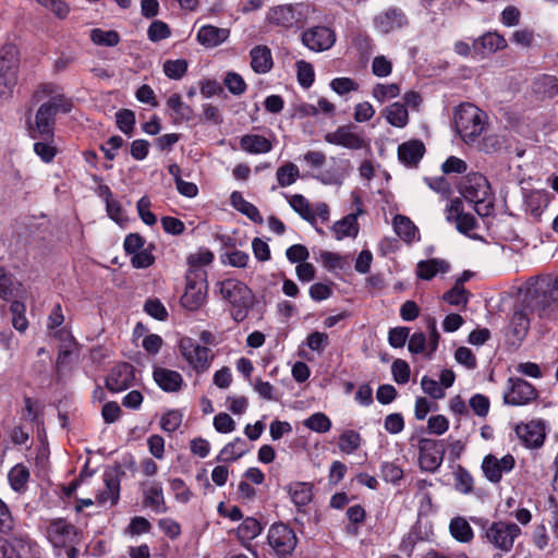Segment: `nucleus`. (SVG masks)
<instances>
[{"label": "nucleus", "mask_w": 558, "mask_h": 558, "mask_svg": "<svg viewBox=\"0 0 558 558\" xmlns=\"http://www.w3.org/2000/svg\"><path fill=\"white\" fill-rule=\"evenodd\" d=\"M425 154V146L420 140L404 142L398 147L400 162L409 168H416Z\"/></svg>", "instance_id": "24"}, {"label": "nucleus", "mask_w": 558, "mask_h": 558, "mask_svg": "<svg viewBox=\"0 0 558 558\" xmlns=\"http://www.w3.org/2000/svg\"><path fill=\"white\" fill-rule=\"evenodd\" d=\"M449 267V263L444 259L421 260L416 266V275L423 280H432L437 274L447 272Z\"/></svg>", "instance_id": "33"}, {"label": "nucleus", "mask_w": 558, "mask_h": 558, "mask_svg": "<svg viewBox=\"0 0 558 558\" xmlns=\"http://www.w3.org/2000/svg\"><path fill=\"white\" fill-rule=\"evenodd\" d=\"M155 248V245L153 243L148 244L147 247H144L137 253H133L131 258V264L134 268L141 269V268H147L151 266L155 263V257L151 254V251Z\"/></svg>", "instance_id": "52"}, {"label": "nucleus", "mask_w": 558, "mask_h": 558, "mask_svg": "<svg viewBox=\"0 0 558 558\" xmlns=\"http://www.w3.org/2000/svg\"><path fill=\"white\" fill-rule=\"evenodd\" d=\"M208 284L206 272L203 270H190L186 275V284L181 305L187 311H197L203 306L207 298Z\"/></svg>", "instance_id": "9"}, {"label": "nucleus", "mask_w": 558, "mask_h": 558, "mask_svg": "<svg viewBox=\"0 0 558 558\" xmlns=\"http://www.w3.org/2000/svg\"><path fill=\"white\" fill-rule=\"evenodd\" d=\"M72 108V100L62 94L54 95L41 104L35 114V125L29 124L31 137L52 142L57 113H69Z\"/></svg>", "instance_id": "2"}, {"label": "nucleus", "mask_w": 558, "mask_h": 558, "mask_svg": "<svg viewBox=\"0 0 558 558\" xmlns=\"http://www.w3.org/2000/svg\"><path fill=\"white\" fill-rule=\"evenodd\" d=\"M450 534L460 543H470L474 538V533L469 522L462 517L451 519L449 524Z\"/></svg>", "instance_id": "40"}, {"label": "nucleus", "mask_w": 558, "mask_h": 558, "mask_svg": "<svg viewBox=\"0 0 558 558\" xmlns=\"http://www.w3.org/2000/svg\"><path fill=\"white\" fill-rule=\"evenodd\" d=\"M167 106L174 112V123L179 124L193 119L194 111L191 106L183 102L181 95L172 94L167 100Z\"/></svg>", "instance_id": "37"}, {"label": "nucleus", "mask_w": 558, "mask_h": 558, "mask_svg": "<svg viewBox=\"0 0 558 558\" xmlns=\"http://www.w3.org/2000/svg\"><path fill=\"white\" fill-rule=\"evenodd\" d=\"M507 47L506 39L498 33H487L475 40L474 49L481 53H493Z\"/></svg>", "instance_id": "36"}, {"label": "nucleus", "mask_w": 558, "mask_h": 558, "mask_svg": "<svg viewBox=\"0 0 558 558\" xmlns=\"http://www.w3.org/2000/svg\"><path fill=\"white\" fill-rule=\"evenodd\" d=\"M180 352L187 363L197 372H206L211 363V350L207 347L198 344L191 338L180 340Z\"/></svg>", "instance_id": "11"}, {"label": "nucleus", "mask_w": 558, "mask_h": 558, "mask_svg": "<svg viewBox=\"0 0 558 558\" xmlns=\"http://www.w3.org/2000/svg\"><path fill=\"white\" fill-rule=\"evenodd\" d=\"M183 415L178 410H169L160 418V427L166 433L175 432L182 424Z\"/></svg>", "instance_id": "55"}, {"label": "nucleus", "mask_w": 558, "mask_h": 558, "mask_svg": "<svg viewBox=\"0 0 558 558\" xmlns=\"http://www.w3.org/2000/svg\"><path fill=\"white\" fill-rule=\"evenodd\" d=\"M549 204V194L542 190H534L525 194V211L535 219H539L544 209Z\"/></svg>", "instance_id": "32"}, {"label": "nucleus", "mask_w": 558, "mask_h": 558, "mask_svg": "<svg viewBox=\"0 0 558 558\" xmlns=\"http://www.w3.org/2000/svg\"><path fill=\"white\" fill-rule=\"evenodd\" d=\"M354 125L339 126L335 132L327 133L325 141L332 145L342 146L349 149H361L366 146L365 140L353 130Z\"/></svg>", "instance_id": "18"}, {"label": "nucleus", "mask_w": 558, "mask_h": 558, "mask_svg": "<svg viewBox=\"0 0 558 558\" xmlns=\"http://www.w3.org/2000/svg\"><path fill=\"white\" fill-rule=\"evenodd\" d=\"M117 125L121 132L131 135L135 124V114L132 110L121 109L116 114Z\"/></svg>", "instance_id": "59"}, {"label": "nucleus", "mask_w": 558, "mask_h": 558, "mask_svg": "<svg viewBox=\"0 0 558 558\" xmlns=\"http://www.w3.org/2000/svg\"><path fill=\"white\" fill-rule=\"evenodd\" d=\"M156 384L167 392L179 391L183 385L182 375L172 369L156 367L153 373Z\"/></svg>", "instance_id": "27"}, {"label": "nucleus", "mask_w": 558, "mask_h": 558, "mask_svg": "<svg viewBox=\"0 0 558 558\" xmlns=\"http://www.w3.org/2000/svg\"><path fill=\"white\" fill-rule=\"evenodd\" d=\"M170 488L174 493L175 500L181 504H187L193 497V493L182 478H172L170 481Z\"/></svg>", "instance_id": "60"}, {"label": "nucleus", "mask_w": 558, "mask_h": 558, "mask_svg": "<svg viewBox=\"0 0 558 558\" xmlns=\"http://www.w3.org/2000/svg\"><path fill=\"white\" fill-rule=\"evenodd\" d=\"M409 20L400 8H389L374 19L376 29L383 34H389L396 29L408 26Z\"/></svg>", "instance_id": "19"}, {"label": "nucleus", "mask_w": 558, "mask_h": 558, "mask_svg": "<svg viewBox=\"0 0 558 558\" xmlns=\"http://www.w3.org/2000/svg\"><path fill=\"white\" fill-rule=\"evenodd\" d=\"M400 94V88L397 84H376L373 88L372 95L379 102L386 99L395 98Z\"/></svg>", "instance_id": "61"}, {"label": "nucleus", "mask_w": 558, "mask_h": 558, "mask_svg": "<svg viewBox=\"0 0 558 558\" xmlns=\"http://www.w3.org/2000/svg\"><path fill=\"white\" fill-rule=\"evenodd\" d=\"M247 451L246 441L241 437H236L221 449L216 460L219 462H232L242 458Z\"/></svg>", "instance_id": "34"}, {"label": "nucleus", "mask_w": 558, "mask_h": 558, "mask_svg": "<svg viewBox=\"0 0 558 558\" xmlns=\"http://www.w3.org/2000/svg\"><path fill=\"white\" fill-rule=\"evenodd\" d=\"M521 294H522V298H521L520 307L513 312L511 320H510L511 333L518 340H522L529 331V328H530L529 312L537 314V312L535 310L525 306V304H524V288L521 289Z\"/></svg>", "instance_id": "23"}, {"label": "nucleus", "mask_w": 558, "mask_h": 558, "mask_svg": "<svg viewBox=\"0 0 558 558\" xmlns=\"http://www.w3.org/2000/svg\"><path fill=\"white\" fill-rule=\"evenodd\" d=\"M538 398L536 388L519 377L508 379V390L504 395V401L509 405H525Z\"/></svg>", "instance_id": "12"}, {"label": "nucleus", "mask_w": 558, "mask_h": 558, "mask_svg": "<svg viewBox=\"0 0 558 558\" xmlns=\"http://www.w3.org/2000/svg\"><path fill=\"white\" fill-rule=\"evenodd\" d=\"M319 260L322 265L329 271L343 269L347 264L345 257L329 251H320Z\"/></svg>", "instance_id": "53"}, {"label": "nucleus", "mask_w": 558, "mask_h": 558, "mask_svg": "<svg viewBox=\"0 0 558 558\" xmlns=\"http://www.w3.org/2000/svg\"><path fill=\"white\" fill-rule=\"evenodd\" d=\"M515 434L531 448H538L545 439V426L541 421L521 423L515 427Z\"/></svg>", "instance_id": "21"}, {"label": "nucleus", "mask_w": 558, "mask_h": 558, "mask_svg": "<svg viewBox=\"0 0 558 558\" xmlns=\"http://www.w3.org/2000/svg\"><path fill=\"white\" fill-rule=\"evenodd\" d=\"M298 543V536L289 524L278 522L269 526L267 544L276 558H293Z\"/></svg>", "instance_id": "8"}, {"label": "nucleus", "mask_w": 558, "mask_h": 558, "mask_svg": "<svg viewBox=\"0 0 558 558\" xmlns=\"http://www.w3.org/2000/svg\"><path fill=\"white\" fill-rule=\"evenodd\" d=\"M389 124L396 128H404L409 122V113L403 104L393 102L383 111Z\"/></svg>", "instance_id": "39"}, {"label": "nucleus", "mask_w": 558, "mask_h": 558, "mask_svg": "<svg viewBox=\"0 0 558 558\" xmlns=\"http://www.w3.org/2000/svg\"><path fill=\"white\" fill-rule=\"evenodd\" d=\"M29 476L31 473L26 465L22 463L14 465L8 474L11 488L16 493L25 492Z\"/></svg>", "instance_id": "41"}, {"label": "nucleus", "mask_w": 558, "mask_h": 558, "mask_svg": "<svg viewBox=\"0 0 558 558\" xmlns=\"http://www.w3.org/2000/svg\"><path fill=\"white\" fill-rule=\"evenodd\" d=\"M391 373L397 384L404 385L410 379V366L408 362L397 359L391 365Z\"/></svg>", "instance_id": "64"}, {"label": "nucleus", "mask_w": 558, "mask_h": 558, "mask_svg": "<svg viewBox=\"0 0 558 558\" xmlns=\"http://www.w3.org/2000/svg\"><path fill=\"white\" fill-rule=\"evenodd\" d=\"M453 480L454 488L459 493L469 495L473 492L474 480L465 468L458 465L457 470L453 472Z\"/></svg>", "instance_id": "46"}, {"label": "nucleus", "mask_w": 558, "mask_h": 558, "mask_svg": "<svg viewBox=\"0 0 558 558\" xmlns=\"http://www.w3.org/2000/svg\"><path fill=\"white\" fill-rule=\"evenodd\" d=\"M418 464L422 471L435 473L441 465L445 457V447L441 440L421 438L418 440Z\"/></svg>", "instance_id": "10"}, {"label": "nucleus", "mask_w": 558, "mask_h": 558, "mask_svg": "<svg viewBox=\"0 0 558 558\" xmlns=\"http://www.w3.org/2000/svg\"><path fill=\"white\" fill-rule=\"evenodd\" d=\"M301 40L310 50L320 52L335 45L336 34L327 26H313L302 33Z\"/></svg>", "instance_id": "14"}, {"label": "nucleus", "mask_w": 558, "mask_h": 558, "mask_svg": "<svg viewBox=\"0 0 558 558\" xmlns=\"http://www.w3.org/2000/svg\"><path fill=\"white\" fill-rule=\"evenodd\" d=\"M20 53L15 46L8 45L0 50V104L10 99L17 84Z\"/></svg>", "instance_id": "7"}, {"label": "nucleus", "mask_w": 558, "mask_h": 558, "mask_svg": "<svg viewBox=\"0 0 558 558\" xmlns=\"http://www.w3.org/2000/svg\"><path fill=\"white\" fill-rule=\"evenodd\" d=\"M187 71V62L184 59L167 60L163 63V72L171 80H180Z\"/></svg>", "instance_id": "54"}, {"label": "nucleus", "mask_w": 558, "mask_h": 558, "mask_svg": "<svg viewBox=\"0 0 558 558\" xmlns=\"http://www.w3.org/2000/svg\"><path fill=\"white\" fill-rule=\"evenodd\" d=\"M521 533V527L517 523L499 520L485 522L482 526L481 538L496 550L494 558H502L512 550L514 542Z\"/></svg>", "instance_id": "4"}, {"label": "nucleus", "mask_w": 558, "mask_h": 558, "mask_svg": "<svg viewBox=\"0 0 558 558\" xmlns=\"http://www.w3.org/2000/svg\"><path fill=\"white\" fill-rule=\"evenodd\" d=\"M361 442L362 437L357 432L347 429L339 436L338 447L343 453L351 454L360 448Z\"/></svg>", "instance_id": "45"}, {"label": "nucleus", "mask_w": 558, "mask_h": 558, "mask_svg": "<svg viewBox=\"0 0 558 558\" xmlns=\"http://www.w3.org/2000/svg\"><path fill=\"white\" fill-rule=\"evenodd\" d=\"M150 199L148 196H143L137 201L136 208L140 218L147 226H154L157 222V217L150 211Z\"/></svg>", "instance_id": "62"}, {"label": "nucleus", "mask_w": 558, "mask_h": 558, "mask_svg": "<svg viewBox=\"0 0 558 558\" xmlns=\"http://www.w3.org/2000/svg\"><path fill=\"white\" fill-rule=\"evenodd\" d=\"M381 477L387 483L398 484L403 477V470L393 462H385L381 464Z\"/></svg>", "instance_id": "63"}, {"label": "nucleus", "mask_w": 558, "mask_h": 558, "mask_svg": "<svg viewBox=\"0 0 558 558\" xmlns=\"http://www.w3.org/2000/svg\"><path fill=\"white\" fill-rule=\"evenodd\" d=\"M363 213L362 209H357L356 213H352L338 220L331 227L332 232L337 240H342L344 238H356L359 234V222L357 216Z\"/></svg>", "instance_id": "30"}, {"label": "nucleus", "mask_w": 558, "mask_h": 558, "mask_svg": "<svg viewBox=\"0 0 558 558\" xmlns=\"http://www.w3.org/2000/svg\"><path fill=\"white\" fill-rule=\"evenodd\" d=\"M470 293L460 287L454 284L450 290L444 293L442 299L451 305H463L465 306L469 301Z\"/></svg>", "instance_id": "57"}, {"label": "nucleus", "mask_w": 558, "mask_h": 558, "mask_svg": "<svg viewBox=\"0 0 558 558\" xmlns=\"http://www.w3.org/2000/svg\"><path fill=\"white\" fill-rule=\"evenodd\" d=\"M230 35L228 28H220L214 25H204L197 32V41L207 47L214 48L225 43Z\"/></svg>", "instance_id": "28"}, {"label": "nucleus", "mask_w": 558, "mask_h": 558, "mask_svg": "<svg viewBox=\"0 0 558 558\" xmlns=\"http://www.w3.org/2000/svg\"><path fill=\"white\" fill-rule=\"evenodd\" d=\"M393 229L396 233L405 242L414 241L417 229L410 218L403 215H397L393 218Z\"/></svg>", "instance_id": "44"}, {"label": "nucleus", "mask_w": 558, "mask_h": 558, "mask_svg": "<svg viewBox=\"0 0 558 558\" xmlns=\"http://www.w3.org/2000/svg\"><path fill=\"white\" fill-rule=\"evenodd\" d=\"M460 194L474 205L476 214L488 217L494 210V196L485 175L478 172L466 174L460 184Z\"/></svg>", "instance_id": "3"}, {"label": "nucleus", "mask_w": 558, "mask_h": 558, "mask_svg": "<svg viewBox=\"0 0 558 558\" xmlns=\"http://www.w3.org/2000/svg\"><path fill=\"white\" fill-rule=\"evenodd\" d=\"M515 460L512 454H506L498 459L496 456L486 454L482 461V471L487 481L498 484L505 473L514 469Z\"/></svg>", "instance_id": "15"}, {"label": "nucleus", "mask_w": 558, "mask_h": 558, "mask_svg": "<svg viewBox=\"0 0 558 558\" xmlns=\"http://www.w3.org/2000/svg\"><path fill=\"white\" fill-rule=\"evenodd\" d=\"M487 122L486 113L471 102L459 105L454 110V126L466 143H473L483 133Z\"/></svg>", "instance_id": "6"}, {"label": "nucleus", "mask_w": 558, "mask_h": 558, "mask_svg": "<svg viewBox=\"0 0 558 558\" xmlns=\"http://www.w3.org/2000/svg\"><path fill=\"white\" fill-rule=\"evenodd\" d=\"M295 66L299 84L303 88L311 87L315 80V72L313 65L304 60H299L296 61Z\"/></svg>", "instance_id": "49"}, {"label": "nucleus", "mask_w": 558, "mask_h": 558, "mask_svg": "<svg viewBox=\"0 0 558 558\" xmlns=\"http://www.w3.org/2000/svg\"><path fill=\"white\" fill-rule=\"evenodd\" d=\"M447 220L454 223L456 229L471 239H480L478 235L472 233L478 227L476 218L463 209V203L460 198L450 202L447 208Z\"/></svg>", "instance_id": "13"}, {"label": "nucleus", "mask_w": 558, "mask_h": 558, "mask_svg": "<svg viewBox=\"0 0 558 558\" xmlns=\"http://www.w3.org/2000/svg\"><path fill=\"white\" fill-rule=\"evenodd\" d=\"M524 304L549 318L558 308V275L530 278L524 286Z\"/></svg>", "instance_id": "1"}, {"label": "nucleus", "mask_w": 558, "mask_h": 558, "mask_svg": "<svg viewBox=\"0 0 558 558\" xmlns=\"http://www.w3.org/2000/svg\"><path fill=\"white\" fill-rule=\"evenodd\" d=\"M221 298L230 304V313L236 323L243 322L253 305L252 290L242 281L228 278L218 283Z\"/></svg>", "instance_id": "5"}, {"label": "nucleus", "mask_w": 558, "mask_h": 558, "mask_svg": "<svg viewBox=\"0 0 558 558\" xmlns=\"http://www.w3.org/2000/svg\"><path fill=\"white\" fill-rule=\"evenodd\" d=\"M534 92L542 98H553L558 94V80L554 75H541L534 81Z\"/></svg>", "instance_id": "42"}, {"label": "nucleus", "mask_w": 558, "mask_h": 558, "mask_svg": "<svg viewBox=\"0 0 558 558\" xmlns=\"http://www.w3.org/2000/svg\"><path fill=\"white\" fill-rule=\"evenodd\" d=\"M10 310L12 312V325L19 331H25L28 327V322L24 315L25 305L22 302L13 301Z\"/></svg>", "instance_id": "58"}, {"label": "nucleus", "mask_w": 558, "mask_h": 558, "mask_svg": "<svg viewBox=\"0 0 558 558\" xmlns=\"http://www.w3.org/2000/svg\"><path fill=\"white\" fill-rule=\"evenodd\" d=\"M90 39L95 45L105 47H114L120 41V36L116 31H104L94 28L90 32Z\"/></svg>", "instance_id": "48"}, {"label": "nucleus", "mask_w": 558, "mask_h": 558, "mask_svg": "<svg viewBox=\"0 0 558 558\" xmlns=\"http://www.w3.org/2000/svg\"><path fill=\"white\" fill-rule=\"evenodd\" d=\"M145 507L150 508L157 513H165L167 506L163 497V489L160 482H142L140 483Z\"/></svg>", "instance_id": "20"}, {"label": "nucleus", "mask_w": 558, "mask_h": 558, "mask_svg": "<svg viewBox=\"0 0 558 558\" xmlns=\"http://www.w3.org/2000/svg\"><path fill=\"white\" fill-rule=\"evenodd\" d=\"M120 477L117 474L105 473V487L96 495V502L99 506H105L108 501L111 506L117 505L120 499Z\"/></svg>", "instance_id": "26"}, {"label": "nucleus", "mask_w": 558, "mask_h": 558, "mask_svg": "<svg viewBox=\"0 0 558 558\" xmlns=\"http://www.w3.org/2000/svg\"><path fill=\"white\" fill-rule=\"evenodd\" d=\"M262 525L255 518L247 517L238 527V534L241 538L253 539L262 532Z\"/></svg>", "instance_id": "51"}, {"label": "nucleus", "mask_w": 558, "mask_h": 558, "mask_svg": "<svg viewBox=\"0 0 558 558\" xmlns=\"http://www.w3.org/2000/svg\"><path fill=\"white\" fill-rule=\"evenodd\" d=\"M135 379L134 367L126 362L114 365L106 377V387L112 392H119L131 387Z\"/></svg>", "instance_id": "17"}, {"label": "nucleus", "mask_w": 558, "mask_h": 558, "mask_svg": "<svg viewBox=\"0 0 558 558\" xmlns=\"http://www.w3.org/2000/svg\"><path fill=\"white\" fill-rule=\"evenodd\" d=\"M240 147L247 154H267L272 149V143L259 134H245L240 138Z\"/></svg>", "instance_id": "31"}, {"label": "nucleus", "mask_w": 558, "mask_h": 558, "mask_svg": "<svg viewBox=\"0 0 558 558\" xmlns=\"http://www.w3.org/2000/svg\"><path fill=\"white\" fill-rule=\"evenodd\" d=\"M230 201L232 206L241 214L245 215L250 220H252L255 223H263L264 219L258 208L254 204L244 199L243 195L240 192H232Z\"/></svg>", "instance_id": "35"}, {"label": "nucleus", "mask_w": 558, "mask_h": 558, "mask_svg": "<svg viewBox=\"0 0 558 558\" xmlns=\"http://www.w3.org/2000/svg\"><path fill=\"white\" fill-rule=\"evenodd\" d=\"M278 184L281 187L290 186L300 177L299 168L293 162H286L276 172Z\"/></svg>", "instance_id": "47"}, {"label": "nucleus", "mask_w": 558, "mask_h": 558, "mask_svg": "<svg viewBox=\"0 0 558 558\" xmlns=\"http://www.w3.org/2000/svg\"><path fill=\"white\" fill-rule=\"evenodd\" d=\"M266 21L276 27L289 29L298 19L292 4H282L271 8L266 15Z\"/></svg>", "instance_id": "25"}, {"label": "nucleus", "mask_w": 558, "mask_h": 558, "mask_svg": "<svg viewBox=\"0 0 558 558\" xmlns=\"http://www.w3.org/2000/svg\"><path fill=\"white\" fill-rule=\"evenodd\" d=\"M304 426L316 433H327L331 428V421L325 413L317 412L304 421Z\"/></svg>", "instance_id": "50"}, {"label": "nucleus", "mask_w": 558, "mask_h": 558, "mask_svg": "<svg viewBox=\"0 0 558 558\" xmlns=\"http://www.w3.org/2000/svg\"><path fill=\"white\" fill-rule=\"evenodd\" d=\"M76 536L75 526L65 519H52L47 526V537L56 548L74 544Z\"/></svg>", "instance_id": "16"}, {"label": "nucleus", "mask_w": 558, "mask_h": 558, "mask_svg": "<svg viewBox=\"0 0 558 558\" xmlns=\"http://www.w3.org/2000/svg\"><path fill=\"white\" fill-rule=\"evenodd\" d=\"M286 490L296 507V511L305 514V508L314 497L313 485L307 482H292L286 486Z\"/></svg>", "instance_id": "22"}, {"label": "nucleus", "mask_w": 558, "mask_h": 558, "mask_svg": "<svg viewBox=\"0 0 558 558\" xmlns=\"http://www.w3.org/2000/svg\"><path fill=\"white\" fill-rule=\"evenodd\" d=\"M20 287L21 283L15 276L3 266H0V299L4 301L11 300L15 296Z\"/></svg>", "instance_id": "38"}, {"label": "nucleus", "mask_w": 558, "mask_h": 558, "mask_svg": "<svg viewBox=\"0 0 558 558\" xmlns=\"http://www.w3.org/2000/svg\"><path fill=\"white\" fill-rule=\"evenodd\" d=\"M250 57L251 68L255 73H268L274 66L271 50L265 45L255 46L250 51Z\"/></svg>", "instance_id": "29"}, {"label": "nucleus", "mask_w": 558, "mask_h": 558, "mask_svg": "<svg viewBox=\"0 0 558 558\" xmlns=\"http://www.w3.org/2000/svg\"><path fill=\"white\" fill-rule=\"evenodd\" d=\"M148 39L153 43L167 39L171 36V29L169 25L162 21H154L147 29Z\"/></svg>", "instance_id": "56"}, {"label": "nucleus", "mask_w": 558, "mask_h": 558, "mask_svg": "<svg viewBox=\"0 0 558 558\" xmlns=\"http://www.w3.org/2000/svg\"><path fill=\"white\" fill-rule=\"evenodd\" d=\"M289 204L304 220L315 226L314 206L311 205L308 199L301 194H294L290 197Z\"/></svg>", "instance_id": "43"}]
</instances>
